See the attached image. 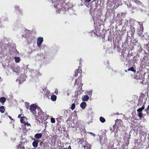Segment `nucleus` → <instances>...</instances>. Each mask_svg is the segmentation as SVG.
<instances>
[{"label":"nucleus","instance_id":"9b49d317","mask_svg":"<svg viewBox=\"0 0 149 149\" xmlns=\"http://www.w3.org/2000/svg\"><path fill=\"white\" fill-rule=\"evenodd\" d=\"M39 141L36 140L34 141L32 143V145L34 147H37L38 146Z\"/></svg>","mask_w":149,"mask_h":149},{"label":"nucleus","instance_id":"f704fd0d","mask_svg":"<svg viewBox=\"0 0 149 149\" xmlns=\"http://www.w3.org/2000/svg\"><path fill=\"white\" fill-rule=\"evenodd\" d=\"M19 81V84H21V83H22L23 82V81H20V80L18 79H17L16 80V81Z\"/></svg>","mask_w":149,"mask_h":149},{"label":"nucleus","instance_id":"4c0bfd02","mask_svg":"<svg viewBox=\"0 0 149 149\" xmlns=\"http://www.w3.org/2000/svg\"><path fill=\"white\" fill-rule=\"evenodd\" d=\"M43 145V146H44V144L43 143V142L42 141V142H41L40 143V146H42Z\"/></svg>","mask_w":149,"mask_h":149},{"label":"nucleus","instance_id":"473e14b6","mask_svg":"<svg viewBox=\"0 0 149 149\" xmlns=\"http://www.w3.org/2000/svg\"><path fill=\"white\" fill-rule=\"evenodd\" d=\"M12 70L13 72H17V71L16 70V69L15 68V67H14L13 66L12 68Z\"/></svg>","mask_w":149,"mask_h":149},{"label":"nucleus","instance_id":"c85d7f7f","mask_svg":"<svg viewBox=\"0 0 149 149\" xmlns=\"http://www.w3.org/2000/svg\"><path fill=\"white\" fill-rule=\"evenodd\" d=\"M51 121L52 123H54L55 122V120L54 118H51Z\"/></svg>","mask_w":149,"mask_h":149},{"label":"nucleus","instance_id":"6e6552de","mask_svg":"<svg viewBox=\"0 0 149 149\" xmlns=\"http://www.w3.org/2000/svg\"><path fill=\"white\" fill-rule=\"evenodd\" d=\"M115 125H116L120 126L123 123L122 120L120 119H117L115 120Z\"/></svg>","mask_w":149,"mask_h":149},{"label":"nucleus","instance_id":"864d4df0","mask_svg":"<svg viewBox=\"0 0 149 149\" xmlns=\"http://www.w3.org/2000/svg\"><path fill=\"white\" fill-rule=\"evenodd\" d=\"M125 71L126 72H127V70H125Z\"/></svg>","mask_w":149,"mask_h":149},{"label":"nucleus","instance_id":"9d476101","mask_svg":"<svg viewBox=\"0 0 149 149\" xmlns=\"http://www.w3.org/2000/svg\"><path fill=\"white\" fill-rule=\"evenodd\" d=\"M26 120V118L25 117H21L20 119V122L21 123H23L24 125H26V122L25 120Z\"/></svg>","mask_w":149,"mask_h":149},{"label":"nucleus","instance_id":"7c9ffc66","mask_svg":"<svg viewBox=\"0 0 149 149\" xmlns=\"http://www.w3.org/2000/svg\"><path fill=\"white\" fill-rule=\"evenodd\" d=\"M127 139L126 142H125V144L126 146L128 145V144H129V141L127 138L125 139Z\"/></svg>","mask_w":149,"mask_h":149},{"label":"nucleus","instance_id":"72a5a7b5","mask_svg":"<svg viewBox=\"0 0 149 149\" xmlns=\"http://www.w3.org/2000/svg\"><path fill=\"white\" fill-rule=\"evenodd\" d=\"M3 21H7L8 22V18L7 17H5L4 18V19H3Z\"/></svg>","mask_w":149,"mask_h":149},{"label":"nucleus","instance_id":"79ce46f5","mask_svg":"<svg viewBox=\"0 0 149 149\" xmlns=\"http://www.w3.org/2000/svg\"><path fill=\"white\" fill-rule=\"evenodd\" d=\"M141 96L143 98V97H144L145 96V95L143 94H141Z\"/></svg>","mask_w":149,"mask_h":149},{"label":"nucleus","instance_id":"603ef678","mask_svg":"<svg viewBox=\"0 0 149 149\" xmlns=\"http://www.w3.org/2000/svg\"><path fill=\"white\" fill-rule=\"evenodd\" d=\"M20 111H21V112H22V109H20Z\"/></svg>","mask_w":149,"mask_h":149},{"label":"nucleus","instance_id":"f03ea898","mask_svg":"<svg viewBox=\"0 0 149 149\" xmlns=\"http://www.w3.org/2000/svg\"><path fill=\"white\" fill-rule=\"evenodd\" d=\"M144 76L141 74V72H140L138 71L136 74L135 75L134 78L136 79L137 80H140L138 81L140 83L143 84V81L144 79Z\"/></svg>","mask_w":149,"mask_h":149},{"label":"nucleus","instance_id":"a878e982","mask_svg":"<svg viewBox=\"0 0 149 149\" xmlns=\"http://www.w3.org/2000/svg\"><path fill=\"white\" fill-rule=\"evenodd\" d=\"M113 0H108L107 4L108 5H110L111 3H112Z\"/></svg>","mask_w":149,"mask_h":149},{"label":"nucleus","instance_id":"6ab92c4d","mask_svg":"<svg viewBox=\"0 0 149 149\" xmlns=\"http://www.w3.org/2000/svg\"><path fill=\"white\" fill-rule=\"evenodd\" d=\"M56 97H57L56 95H54L51 96V98L52 101H55L56 100Z\"/></svg>","mask_w":149,"mask_h":149},{"label":"nucleus","instance_id":"423d86ee","mask_svg":"<svg viewBox=\"0 0 149 149\" xmlns=\"http://www.w3.org/2000/svg\"><path fill=\"white\" fill-rule=\"evenodd\" d=\"M43 41V38L40 37H38L37 39V45L38 47H40Z\"/></svg>","mask_w":149,"mask_h":149},{"label":"nucleus","instance_id":"1a4fd4ad","mask_svg":"<svg viewBox=\"0 0 149 149\" xmlns=\"http://www.w3.org/2000/svg\"><path fill=\"white\" fill-rule=\"evenodd\" d=\"M42 136V134L40 133H37L34 135V137L36 139H39L41 138Z\"/></svg>","mask_w":149,"mask_h":149},{"label":"nucleus","instance_id":"e433bc0d","mask_svg":"<svg viewBox=\"0 0 149 149\" xmlns=\"http://www.w3.org/2000/svg\"><path fill=\"white\" fill-rule=\"evenodd\" d=\"M91 0H84V2L86 3H88L91 1Z\"/></svg>","mask_w":149,"mask_h":149},{"label":"nucleus","instance_id":"39448f33","mask_svg":"<svg viewBox=\"0 0 149 149\" xmlns=\"http://www.w3.org/2000/svg\"><path fill=\"white\" fill-rule=\"evenodd\" d=\"M80 68V67H79L76 70H75V74L74 75V76L76 77L78 76H82L81 75L82 70Z\"/></svg>","mask_w":149,"mask_h":149},{"label":"nucleus","instance_id":"dca6fc26","mask_svg":"<svg viewBox=\"0 0 149 149\" xmlns=\"http://www.w3.org/2000/svg\"><path fill=\"white\" fill-rule=\"evenodd\" d=\"M5 111V109L3 106H1L0 107V111L1 113H3Z\"/></svg>","mask_w":149,"mask_h":149},{"label":"nucleus","instance_id":"3c124183","mask_svg":"<svg viewBox=\"0 0 149 149\" xmlns=\"http://www.w3.org/2000/svg\"><path fill=\"white\" fill-rule=\"evenodd\" d=\"M100 143L101 144L102 143V141H101V138H100Z\"/></svg>","mask_w":149,"mask_h":149},{"label":"nucleus","instance_id":"b1692460","mask_svg":"<svg viewBox=\"0 0 149 149\" xmlns=\"http://www.w3.org/2000/svg\"><path fill=\"white\" fill-rule=\"evenodd\" d=\"M127 7L129 8H130L132 9H134V6H133L131 3H130L128 4H127Z\"/></svg>","mask_w":149,"mask_h":149},{"label":"nucleus","instance_id":"5701e85b","mask_svg":"<svg viewBox=\"0 0 149 149\" xmlns=\"http://www.w3.org/2000/svg\"><path fill=\"white\" fill-rule=\"evenodd\" d=\"M23 143L22 142L20 141L18 145L16 146V148L18 149L19 148H21L22 147V146Z\"/></svg>","mask_w":149,"mask_h":149},{"label":"nucleus","instance_id":"cd10ccee","mask_svg":"<svg viewBox=\"0 0 149 149\" xmlns=\"http://www.w3.org/2000/svg\"><path fill=\"white\" fill-rule=\"evenodd\" d=\"M22 141L24 142V144L26 142L27 143L26 139L25 138H23L22 139Z\"/></svg>","mask_w":149,"mask_h":149},{"label":"nucleus","instance_id":"0eeeda50","mask_svg":"<svg viewBox=\"0 0 149 149\" xmlns=\"http://www.w3.org/2000/svg\"><path fill=\"white\" fill-rule=\"evenodd\" d=\"M57 1L58 2V3H57V2L56 3H54V7H59L62 6L63 5L62 1L60 0H57Z\"/></svg>","mask_w":149,"mask_h":149},{"label":"nucleus","instance_id":"4468645a","mask_svg":"<svg viewBox=\"0 0 149 149\" xmlns=\"http://www.w3.org/2000/svg\"><path fill=\"white\" fill-rule=\"evenodd\" d=\"M80 107L82 109H84L86 106V104L85 102H83L80 104Z\"/></svg>","mask_w":149,"mask_h":149},{"label":"nucleus","instance_id":"5fc2aeb1","mask_svg":"<svg viewBox=\"0 0 149 149\" xmlns=\"http://www.w3.org/2000/svg\"><path fill=\"white\" fill-rule=\"evenodd\" d=\"M147 82H148V83H149V81H148V80H147Z\"/></svg>","mask_w":149,"mask_h":149},{"label":"nucleus","instance_id":"2f4dec72","mask_svg":"<svg viewBox=\"0 0 149 149\" xmlns=\"http://www.w3.org/2000/svg\"><path fill=\"white\" fill-rule=\"evenodd\" d=\"M143 50V48L141 47H140L139 48L138 50V52H141Z\"/></svg>","mask_w":149,"mask_h":149},{"label":"nucleus","instance_id":"ddd939ff","mask_svg":"<svg viewBox=\"0 0 149 149\" xmlns=\"http://www.w3.org/2000/svg\"><path fill=\"white\" fill-rule=\"evenodd\" d=\"M89 99V97L87 95H85L82 96V100L83 101H87Z\"/></svg>","mask_w":149,"mask_h":149},{"label":"nucleus","instance_id":"a211bd4d","mask_svg":"<svg viewBox=\"0 0 149 149\" xmlns=\"http://www.w3.org/2000/svg\"><path fill=\"white\" fill-rule=\"evenodd\" d=\"M128 71H131L133 72L134 73H135L136 72V70L133 68V67H131L130 68L127 69Z\"/></svg>","mask_w":149,"mask_h":149},{"label":"nucleus","instance_id":"8fccbe9b","mask_svg":"<svg viewBox=\"0 0 149 149\" xmlns=\"http://www.w3.org/2000/svg\"><path fill=\"white\" fill-rule=\"evenodd\" d=\"M8 117L10 119H12V118L10 116H8Z\"/></svg>","mask_w":149,"mask_h":149},{"label":"nucleus","instance_id":"393cba45","mask_svg":"<svg viewBox=\"0 0 149 149\" xmlns=\"http://www.w3.org/2000/svg\"><path fill=\"white\" fill-rule=\"evenodd\" d=\"M138 115L140 118H142L143 116L142 112H138Z\"/></svg>","mask_w":149,"mask_h":149},{"label":"nucleus","instance_id":"6e6d98bb","mask_svg":"<svg viewBox=\"0 0 149 149\" xmlns=\"http://www.w3.org/2000/svg\"><path fill=\"white\" fill-rule=\"evenodd\" d=\"M67 95H68H68H69V94L68 93V94H67Z\"/></svg>","mask_w":149,"mask_h":149},{"label":"nucleus","instance_id":"4be33fe9","mask_svg":"<svg viewBox=\"0 0 149 149\" xmlns=\"http://www.w3.org/2000/svg\"><path fill=\"white\" fill-rule=\"evenodd\" d=\"M100 120L102 123L105 122L106 121L105 119L103 117L101 116L100 118Z\"/></svg>","mask_w":149,"mask_h":149},{"label":"nucleus","instance_id":"de8ad7c7","mask_svg":"<svg viewBox=\"0 0 149 149\" xmlns=\"http://www.w3.org/2000/svg\"><path fill=\"white\" fill-rule=\"evenodd\" d=\"M20 148L21 149H25V148L24 146H22Z\"/></svg>","mask_w":149,"mask_h":149},{"label":"nucleus","instance_id":"412c9836","mask_svg":"<svg viewBox=\"0 0 149 149\" xmlns=\"http://www.w3.org/2000/svg\"><path fill=\"white\" fill-rule=\"evenodd\" d=\"M134 2L136 3L137 5H142V2H140V1L138 0H134Z\"/></svg>","mask_w":149,"mask_h":149},{"label":"nucleus","instance_id":"09e8293b","mask_svg":"<svg viewBox=\"0 0 149 149\" xmlns=\"http://www.w3.org/2000/svg\"><path fill=\"white\" fill-rule=\"evenodd\" d=\"M57 2V3H58V2L57 1V0H56V1H54V4L56 3Z\"/></svg>","mask_w":149,"mask_h":149},{"label":"nucleus","instance_id":"4d7b16f0","mask_svg":"<svg viewBox=\"0 0 149 149\" xmlns=\"http://www.w3.org/2000/svg\"><path fill=\"white\" fill-rule=\"evenodd\" d=\"M1 123V121H0V123Z\"/></svg>","mask_w":149,"mask_h":149},{"label":"nucleus","instance_id":"2eb2a0df","mask_svg":"<svg viewBox=\"0 0 149 149\" xmlns=\"http://www.w3.org/2000/svg\"><path fill=\"white\" fill-rule=\"evenodd\" d=\"M144 105H143L141 108H139L137 110V111L138 112H142V111L143 109H144Z\"/></svg>","mask_w":149,"mask_h":149},{"label":"nucleus","instance_id":"f8f14e48","mask_svg":"<svg viewBox=\"0 0 149 149\" xmlns=\"http://www.w3.org/2000/svg\"><path fill=\"white\" fill-rule=\"evenodd\" d=\"M37 110L38 111V115L39 116L42 115L43 114V112L42 111V110L40 107L37 108Z\"/></svg>","mask_w":149,"mask_h":149},{"label":"nucleus","instance_id":"f257e3e1","mask_svg":"<svg viewBox=\"0 0 149 149\" xmlns=\"http://www.w3.org/2000/svg\"><path fill=\"white\" fill-rule=\"evenodd\" d=\"M78 143L82 145L84 149H91V146L86 141V140L84 138H79L77 140Z\"/></svg>","mask_w":149,"mask_h":149},{"label":"nucleus","instance_id":"58836bf2","mask_svg":"<svg viewBox=\"0 0 149 149\" xmlns=\"http://www.w3.org/2000/svg\"><path fill=\"white\" fill-rule=\"evenodd\" d=\"M146 48L148 49V50L149 52V46L148 44H147L146 45Z\"/></svg>","mask_w":149,"mask_h":149},{"label":"nucleus","instance_id":"c756f323","mask_svg":"<svg viewBox=\"0 0 149 149\" xmlns=\"http://www.w3.org/2000/svg\"><path fill=\"white\" fill-rule=\"evenodd\" d=\"M25 107H26V108L28 109L29 107V103H28V102L26 103H25Z\"/></svg>","mask_w":149,"mask_h":149},{"label":"nucleus","instance_id":"49530a36","mask_svg":"<svg viewBox=\"0 0 149 149\" xmlns=\"http://www.w3.org/2000/svg\"><path fill=\"white\" fill-rule=\"evenodd\" d=\"M26 149H36L35 148V149H34V148L31 149L30 148H29L28 147H26Z\"/></svg>","mask_w":149,"mask_h":149},{"label":"nucleus","instance_id":"bb28decb","mask_svg":"<svg viewBox=\"0 0 149 149\" xmlns=\"http://www.w3.org/2000/svg\"><path fill=\"white\" fill-rule=\"evenodd\" d=\"M75 107V104L74 103H73L72 104L71 107V109L72 110H73Z\"/></svg>","mask_w":149,"mask_h":149},{"label":"nucleus","instance_id":"c9c22d12","mask_svg":"<svg viewBox=\"0 0 149 149\" xmlns=\"http://www.w3.org/2000/svg\"><path fill=\"white\" fill-rule=\"evenodd\" d=\"M149 105L148 106L147 108L145 109V111L147 112L149 111Z\"/></svg>","mask_w":149,"mask_h":149},{"label":"nucleus","instance_id":"a19ab883","mask_svg":"<svg viewBox=\"0 0 149 149\" xmlns=\"http://www.w3.org/2000/svg\"><path fill=\"white\" fill-rule=\"evenodd\" d=\"M22 115V114H19V115H18V118H21V117H22L21 116Z\"/></svg>","mask_w":149,"mask_h":149},{"label":"nucleus","instance_id":"37998d69","mask_svg":"<svg viewBox=\"0 0 149 149\" xmlns=\"http://www.w3.org/2000/svg\"><path fill=\"white\" fill-rule=\"evenodd\" d=\"M125 14H126V13H124V12L122 13H121V15H125Z\"/></svg>","mask_w":149,"mask_h":149},{"label":"nucleus","instance_id":"ea45409f","mask_svg":"<svg viewBox=\"0 0 149 149\" xmlns=\"http://www.w3.org/2000/svg\"><path fill=\"white\" fill-rule=\"evenodd\" d=\"M71 149V147L70 146H69L68 148H63V149Z\"/></svg>","mask_w":149,"mask_h":149},{"label":"nucleus","instance_id":"13d9d810","mask_svg":"<svg viewBox=\"0 0 149 149\" xmlns=\"http://www.w3.org/2000/svg\"><path fill=\"white\" fill-rule=\"evenodd\" d=\"M149 77H148V79H149Z\"/></svg>","mask_w":149,"mask_h":149},{"label":"nucleus","instance_id":"a18cd8bd","mask_svg":"<svg viewBox=\"0 0 149 149\" xmlns=\"http://www.w3.org/2000/svg\"><path fill=\"white\" fill-rule=\"evenodd\" d=\"M26 125L27 126H29L30 125V124H29L28 123H26Z\"/></svg>","mask_w":149,"mask_h":149},{"label":"nucleus","instance_id":"7ed1b4c3","mask_svg":"<svg viewBox=\"0 0 149 149\" xmlns=\"http://www.w3.org/2000/svg\"><path fill=\"white\" fill-rule=\"evenodd\" d=\"M82 77V76H79L78 78L75 80L74 85H77L78 86V89L79 90H81L82 89V87L83 84L81 83V78Z\"/></svg>","mask_w":149,"mask_h":149},{"label":"nucleus","instance_id":"20e7f679","mask_svg":"<svg viewBox=\"0 0 149 149\" xmlns=\"http://www.w3.org/2000/svg\"><path fill=\"white\" fill-rule=\"evenodd\" d=\"M37 107L36 104H33L30 105L29 107V110L31 112H32L33 114L36 115V110L37 109Z\"/></svg>","mask_w":149,"mask_h":149},{"label":"nucleus","instance_id":"f3484780","mask_svg":"<svg viewBox=\"0 0 149 149\" xmlns=\"http://www.w3.org/2000/svg\"><path fill=\"white\" fill-rule=\"evenodd\" d=\"M15 61L17 63H19L20 61V58L19 57H15Z\"/></svg>","mask_w":149,"mask_h":149},{"label":"nucleus","instance_id":"c03bdc74","mask_svg":"<svg viewBox=\"0 0 149 149\" xmlns=\"http://www.w3.org/2000/svg\"><path fill=\"white\" fill-rule=\"evenodd\" d=\"M120 16V14H118L117 15V17H119Z\"/></svg>","mask_w":149,"mask_h":149},{"label":"nucleus","instance_id":"aec40b11","mask_svg":"<svg viewBox=\"0 0 149 149\" xmlns=\"http://www.w3.org/2000/svg\"><path fill=\"white\" fill-rule=\"evenodd\" d=\"M6 101V98L3 97L0 98V102L2 103H4Z\"/></svg>","mask_w":149,"mask_h":149}]
</instances>
